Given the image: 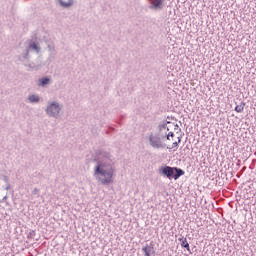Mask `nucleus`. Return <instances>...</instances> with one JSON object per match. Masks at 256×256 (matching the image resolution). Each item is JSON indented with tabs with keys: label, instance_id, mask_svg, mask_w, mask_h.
Here are the masks:
<instances>
[{
	"label": "nucleus",
	"instance_id": "f257e3e1",
	"mask_svg": "<svg viewBox=\"0 0 256 256\" xmlns=\"http://www.w3.org/2000/svg\"><path fill=\"white\" fill-rule=\"evenodd\" d=\"M94 161H96V166L94 167L93 177L100 185H111L113 175H115L113 155L105 150H98Z\"/></svg>",
	"mask_w": 256,
	"mask_h": 256
},
{
	"label": "nucleus",
	"instance_id": "f03ea898",
	"mask_svg": "<svg viewBox=\"0 0 256 256\" xmlns=\"http://www.w3.org/2000/svg\"><path fill=\"white\" fill-rule=\"evenodd\" d=\"M163 129H167L165 124H159L156 133H151L148 136V143L152 149H167V144L165 143V135H163Z\"/></svg>",
	"mask_w": 256,
	"mask_h": 256
},
{
	"label": "nucleus",
	"instance_id": "7ed1b4c3",
	"mask_svg": "<svg viewBox=\"0 0 256 256\" xmlns=\"http://www.w3.org/2000/svg\"><path fill=\"white\" fill-rule=\"evenodd\" d=\"M46 113L49 117L57 119V117H59V113H61V106L57 102H52L47 106Z\"/></svg>",
	"mask_w": 256,
	"mask_h": 256
},
{
	"label": "nucleus",
	"instance_id": "20e7f679",
	"mask_svg": "<svg viewBox=\"0 0 256 256\" xmlns=\"http://www.w3.org/2000/svg\"><path fill=\"white\" fill-rule=\"evenodd\" d=\"M149 9L152 11H163L165 9V0H148Z\"/></svg>",
	"mask_w": 256,
	"mask_h": 256
},
{
	"label": "nucleus",
	"instance_id": "39448f33",
	"mask_svg": "<svg viewBox=\"0 0 256 256\" xmlns=\"http://www.w3.org/2000/svg\"><path fill=\"white\" fill-rule=\"evenodd\" d=\"M159 125H165L166 129L162 130V135H164V139H167V141H171L173 137H175V133L169 132V126L173 125L170 121H162Z\"/></svg>",
	"mask_w": 256,
	"mask_h": 256
},
{
	"label": "nucleus",
	"instance_id": "423d86ee",
	"mask_svg": "<svg viewBox=\"0 0 256 256\" xmlns=\"http://www.w3.org/2000/svg\"><path fill=\"white\" fill-rule=\"evenodd\" d=\"M159 173L162 177H166V179H173V167L171 166H161L159 168Z\"/></svg>",
	"mask_w": 256,
	"mask_h": 256
},
{
	"label": "nucleus",
	"instance_id": "0eeeda50",
	"mask_svg": "<svg viewBox=\"0 0 256 256\" xmlns=\"http://www.w3.org/2000/svg\"><path fill=\"white\" fill-rule=\"evenodd\" d=\"M29 51H34L35 53H37V55H39L41 53V46L39 44H37V42L31 40L29 42L28 47H26Z\"/></svg>",
	"mask_w": 256,
	"mask_h": 256
},
{
	"label": "nucleus",
	"instance_id": "6e6552de",
	"mask_svg": "<svg viewBox=\"0 0 256 256\" xmlns=\"http://www.w3.org/2000/svg\"><path fill=\"white\" fill-rule=\"evenodd\" d=\"M57 3L62 7V9H70L75 5V0H56Z\"/></svg>",
	"mask_w": 256,
	"mask_h": 256
},
{
	"label": "nucleus",
	"instance_id": "1a4fd4ad",
	"mask_svg": "<svg viewBox=\"0 0 256 256\" xmlns=\"http://www.w3.org/2000/svg\"><path fill=\"white\" fill-rule=\"evenodd\" d=\"M183 175H185V171L183 169L178 167H173L172 179L177 181V179H179V177H183Z\"/></svg>",
	"mask_w": 256,
	"mask_h": 256
},
{
	"label": "nucleus",
	"instance_id": "9d476101",
	"mask_svg": "<svg viewBox=\"0 0 256 256\" xmlns=\"http://www.w3.org/2000/svg\"><path fill=\"white\" fill-rule=\"evenodd\" d=\"M30 50L26 47L22 54L19 56V60L22 61V63H29V59H31V55H29Z\"/></svg>",
	"mask_w": 256,
	"mask_h": 256
},
{
	"label": "nucleus",
	"instance_id": "9b49d317",
	"mask_svg": "<svg viewBox=\"0 0 256 256\" xmlns=\"http://www.w3.org/2000/svg\"><path fill=\"white\" fill-rule=\"evenodd\" d=\"M47 85H51V77L44 76L38 80V87H46Z\"/></svg>",
	"mask_w": 256,
	"mask_h": 256
},
{
	"label": "nucleus",
	"instance_id": "f8f14e48",
	"mask_svg": "<svg viewBox=\"0 0 256 256\" xmlns=\"http://www.w3.org/2000/svg\"><path fill=\"white\" fill-rule=\"evenodd\" d=\"M178 241L181 243L182 248L187 249V251L191 253V248L189 246V242H187V238L181 236L180 238H178Z\"/></svg>",
	"mask_w": 256,
	"mask_h": 256
},
{
	"label": "nucleus",
	"instance_id": "ddd939ff",
	"mask_svg": "<svg viewBox=\"0 0 256 256\" xmlns=\"http://www.w3.org/2000/svg\"><path fill=\"white\" fill-rule=\"evenodd\" d=\"M145 256L155 255V249L152 246L146 245L142 248Z\"/></svg>",
	"mask_w": 256,
	"mask_h": 256
},
{
	"label": "nucleus",
	"instance_id": "4468645a",
	"mask_svg": "<svg viewBox=\"0 0 256 256\" xmlns=\"http://www.w3.org/2000/svg\"><path fill=\"white\" fill-rule=\"evenodd\" d=\"M25 67H28L29 69H35L36 71L41 69V63L37 62H24Z\"/></svg>",
	"mask_w": 256,
	"mask_h": 256
},
{
	"label": "nucleus",
	"instance_id": "2eb2a0df",
	"mask_svg": "<svg viewBox=\"0 0 256 256\" xmlns=\"http://www.w3.org/2000/svg\"><path fill=\"white\" fill-rule=\"evenodd\" d=\"M28 101L29 103H39V101H41V98L39 97V95L32 94L28 97Z\"/></svg>",
	"mask_w": 256,
	"mask_h": 256
},
{
	"label": "nucleus",
	"instance_id": "dca6fc26",
	"mask_svg": "<svg viewBox=\"0 0 256 256\" xmlns=\"http://www.w3.org/2000/svg\"><path fill=\"white\" fill-rule=\"evenodd\" d=\"M244 110H245V102H241L240 104L236 105V107L234 108V111H236V113H243Z\"/></svg>",
	"mask_w": 256,
	"mask_h": 256
},
{
	"label": "nucleus",
	"instance_id": "f3484780",
	"mask_svg": "<svg viewBox=\"0 0 256 256\" xmlns=\"http://www.w3.org/2000/svg\"><path fill=\"white\" fill-rule=\"evenodd\" d=\"M2 179H3L4 182H6V186H5L4 189H5L6 191H9V189H11V184H9V177L3 175V176H2Z\"/></svg>",
	"mask_w": 256,
	"mask_h": 256
},
{
	"label": "nucleus",
	"instance_id": "a211bd4d",
	"mask_svg": "<svg viewBox=\"0 0 256 256\" xmlns=\"http://www.w3.org/2000/svg\"><path fill=\"white\" fill-rule=\"evenodd\" d=\"M179 147V142H173L172 147L166 146V149H177Z\"/></svg>",
	"mask_w": 256,
	"mask_h": 256
},
{
	"label": "nucleus",
	"instance_id": "6ab92c4d",
	"mask_svg": "<svg viewBox=\"0 0 256 256\" xmlns=\"http://www.w3.org/2000/svg\"><path fill=\"white\" fill-rule=\"evenodd\" d=\"M37 193H39V189L34 188L33 191H32V195H37Z\"/></svg>",
	"mask_w": 256,
	"mask_h": 256
},
{
	"label": "nucleus",
	"instance_id": "aec40b11",
	"mask_svg": "<svg viewBox=\"0 0 256 256\" xmlns=\"http://www.w3.org/2000/svg\"><path fill=\"white\" fill-rule=\"evenodd\" d=\"M55 47L51 46V44L48 45V51H54Z\"/></svg>",
	"mask_w": 256,
	"mask_h": 256
},
{
	"label": "nucleus",
	"instance_id": "412c9836",
	"mask_svg": "<svg viewBox=\"0 0 256 256\" xmlns=\"http://www.w3.org/2000/svg\"><path fill=\"white\" fill-rule=\"evenodd\" d=\"M2 201H7V195L3 197Z\"/></svg>",
	"mask_w": 256,
	"mask_h": 256
},
{
	"label": "nucleus",
	"instance_id": "4be33fe9",
	"mask_svg": "<svg viewBox=\"0 0 256 256\" xmlns=\"http://www.w3.org/2000/svg\"><path fill=\"white\" fill-rule=\"evenodd\" d=\"M174 129H179V125H174Z\"/></svg>",
	"mask_w": 256,
	"mask_h": 256
},
{
	"label": "nucleus",
	"instance_id": "5701e85b",
	"mask_svg": "<svg viewBox=\"0 0 256 256\" xmlns=\"http://www.w3.org/2000/svg\"><path fill=\"white\" fill-rule=\"evenodd\" d=\"M30 235H31V236L35 235V231H31V232H30Z\"/></svg>",
	"mask_w": 256,
	"mask_h": 256
},
{
	"label": "nucleus",
	"instance_id": "b1692460",
	"mask_svg": "<svg viewBox=\"0 0 256 256\" xmlns=\"http://www.w3.org/2000/svg\"><path fill=\"white\" fill-rule=\"evenodd\" d=\"M178 143H181V137H178Z\"/></svg>",
	"mask_w": 256,
	"mask_h": 256
}]
</instances>
